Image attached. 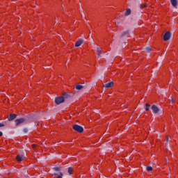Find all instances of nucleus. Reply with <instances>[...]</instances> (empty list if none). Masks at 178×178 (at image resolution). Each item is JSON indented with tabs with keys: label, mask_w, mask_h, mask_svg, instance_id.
<instances>
[{
	"label": "nucleus",
	"mask_w": 178,
	"mask_h": 178,
	"mask_svg": "<svg viewBox=\"0 0 178 178\" xmlns=\"http://www.w3.org/2000/svg\"><path fill=\"white\" fill-rule=\"evenodd\" d=\"M73 129L78 133H83L84 131V129L80 125L75 124L73 126Z\"/></svg>",
	"instance_id": "f257e3e1"
},
{
	"label": "nucleus",
	"mask_w": 178,
	"mask_h": 178,
	"mask_svg": "<svg viewBox=\"0 0 178 178\" xmlns=\"http://www.w3.org/2000/svg\"><path fill=\"white\" fill-rule=\"evenodd\" d=\"M65 96L56 98L55 99L56 104H57V105H59L60 104H63V102H65Z\"/></svg>",
	"instance_id": "f03ea898"
},
{
	"label": "nucleus",
	"mask_w": 178,
	"mask_h": 178,
	"mask_svg": "<svg viewBox=\"0 0 178 178\" xmlns=\"http://www.w3.org/2000/svg\"><path fill=\"white\" fill-rule=\"evenodd\" d=\"M172 35V33L170 31L166 32L163 35V40L164 41H169L170 40V37Z\"/></svg>",
	"instance_id": "7ed1b4c3"
},
{
	"label": "nucleus",
	"mask_w": 178,
	"mask_h": 178,
	"mask_svg": "<svg viewBox=\"0 0 178 178\" xmlns=\"http://www.w3.org/2000/svg\"><path fill=\"white\" fill-rule=\"evenodd\" d=\"M53 176L55 178H62L63 177V174L61 172H58L54 173Z\"/></svg>",
	"instance_id": "20e7f679"
},
{
	"label": "nucleus",
	"mask_w": 178,
	"mask_h": 178,
	"mask_svg": "<svg viewBox=\"0 0 178 178\" xmlns=\"http://www.w3.org/2000/svg\"><path fill=\"white\" fill-rule=\"evenodd\" d=\"M152 111L153 113H158V112H159V108H158L156 106L153 105L152 106Z\"/></svg>",
	"instance_id": "39448f33"
},
{
	"label": "nucleus",
	"mask_w": 178,
	"mask_h": 178,
	"mask_svg": "<svg viewBox=\"0 0 178 178\" xmlns=\"http://www.w3.org/2000/svg\"><path fill=\"white\" fill-rule=\"evenodd\" d=\"M104 87L105 88H111V87H113V82H109V83H105L104 85Z\"/></svg>",
	"instance_id": "423d86ee"
},
{
	"label": "nucleus",
	"mask_w": 178,
	"mask_h": 178,
	"mask_svg": "<svg viewBox=\"0 0 178 178\" xmlns=\"http://www.w3.org/2000/svg\"><path fill=\"white\" fill-rule=\"evenodd\" d=\"M24 120H25L24 118H20V119L16 120L15 124L18 126V124H20L21 123H24Z\"/></svg>",
	"instance_id": "0eeeda50"
},
{
	"label": "nucleus",
	"mask_w": 178,
	"mask_h": 178,
	"mask_svg": "<svg viewBox=\"0 0 178 178\" xmlns=\"http://www.w3.org/2000/svg\"><path fill=\"white\" fill-rule=\"evenodd\" d=\"M101 51H102V49H101V47H97V55H98L99 58H101L102 56L101 54Z\"/></svg>",
	"instance_id": "6e6552de"
},
{
	"label": "nucleus",
	"mask_w": 178,
	"mask_h": 178,
	"mask_svg": "<svg viewBox=\"0 0 178 178\" xmlns=\"http://www.w3.org/2000/svg\"><path fill=\"white\" fill-rule=\"evenodd\" d=\"M15 119H16V115H15V114H10L8 117L9 121L15 120Z\"/></svg>",
	"instance_id": "1a4fd4ad"
},
{
	"label": "nucleus",
	"mask_w": 178,
	"mask_h": 178,
	"mask_svg": "<svg viewBox=\"0 0 178 178\" xmlns=\"http://www.w3.org/2000/svg\"><path fill=\"white\" fill-rule=\"evenodd\" d=\"M24 158V156H23V155H17V161L18 162H22V161H23Z\"/></svg>",
	"instance_id": "9d476101"
},
{
	"label": "nucleus",
	"mask_w": 178,
	"mask_h": 178,
	"mask_svg": "<svg viewBox=\"0 0 178 178\" xmlns=\"http://www.w3.org/2000/svg\"><path fill=\"white\" fill-rule=\"evenodd\" d=\"M171 5L174 6V8H176L177 6V0H170Z\"/></svg>",
	"instance_id": "9b49d317"
},
{
	"label": "nucleus",
	"mask_w": 178,
	"mask_h": 178,
	"mask_svg": "<svg viewBox=\"0 0 178 178\" xmlns=\"http://www.w3.org/2000/svg\"><path fill=\"white\" fill-rule=\"evenodd\" d=\"M83 44V40L80 39L75 43V47H80Z\"/></svg>",
	"instance_id": "f8f14e48"
},
{
	"label": "nucleus",
	"mask_w": 178,
	"mask_h": 178,
	"mask_svg": "<svg viewBox=\"0 0 178 178\" xmlns=\"http://www.w3.org/2000/svg\"><path fill=\"white\" fill-rule=\"evenodd\" d=\"M130 13H131V10L130 9H127L124 13L125 16H129V15H130Z\"/></svg>",
	"instance_id": "ddd939ff"
},
{
	"label": "nucleus",
	"mask_w": 178,
	"mask_h": 178,
	"mask_svg": "<svg viewBox=\"0 0 178 178\" xmlns=\"http://www.w3.org/2000/svg\"><path fill=\"white\" fill-rule=\"evenodd\" d=\"M75 88H76V90H81V89H83V86L79 85V84H76Z\"/></svg>",
	"instance_id": "4468645a"
},
{
	"label": "nucleus",
	"mask_w": 178,
	"mask_h": 178,
	"mask_svg": "<svg viewBox=\"0 0 178 178\" xmlns=\"http://www.w3.org/2000/svg\"><path fill=\"white\" fill-rule=\"evenodd\" d=\"M54 170H55L56 172H60V168L55 167L54 168Z\"/></svg>",
	"instance_id": "2eb2a0df"
},
{
	"label": "nucleus",
	"mask_w": 178,
	"mask_h": 178,
	"mask_svg": "<svg viewBox=\"0 0 178 178\" xmlns=\"http://www.w3.org/2000/svg\"><path fill=\"white\" fill-rule=\"evenodd\" d=\"M73 172V168H68V173H70V175H72Z\"/></svg>",
	"instance_id": "dca6fc26"
},
{
	"label": "nucleus",
	"mask_w": 178,
	"mask_h": 178,
	"mask_svg": "<svg viewBox=\"0 0 178 178\" xmlns=\"http://www.w3.org/2000/svg\"><path fill=\"white\" fill-rule=\"evenodd\" d=\"M146 169H147V172H152V167H151V166H147Z\"/></svg>",
	"instance_id": "f3484780"
},
{
	"label": "nucleus",
	"mask_w": 178,
	"mask_h": 178,
	"mask_svg": "<svg viewBox=\"0 0 178 178\" xmlns=\"http://www.w3.org/2000/svg\"><path fill=\"white\" fill-rule=\"evenodd\" d=\"M149 104H146L145 111H149Z\"/></svg>",
	"instance_id": "a211bd4d"
},
{
	"label": "nucleus",
	"mask_w": 178,
	"mask_h": 178,
	"mask_svg": "<svg viewBox=\"0 0 178 178\" xmlns=\"http://www.w3.org/2000/svg\"><path fill=\"white\" fill-rule=\"evenodd\" d=\"M151 47H146V52H150Z\"/></svg>",
	"instance_id": "6ab92c4d"
},
{
	"label": "nucleus",
	"mask_w": 178,
	"mask_h": 178,
	"mask_svg": "<svg viewBox=\"0 0 178 178\" xmlns=\"http://www.w3.org/2000/svg\"><path fill=\"white\" fill-rule=\"evenodd\" d=\"M23 131H24V133H27L28 129L25 128V129H23Z\"/></svg>",
	"instance_id": "aec40b11"
},
{
	"label": "nucleus",
	"mask_w": 178,
	"mask_h": 178,
	"mask_svg": "<svg viewBox=\"0 0 178 178\" xmlns=\"http://www.w3.org/2000/svg\"><path fill=\"white\" fill-rule=\"evenodd\" d=\"M170 99H171L172 102H175V99H173V97H170Z\"/></svg>",
	"instance_id": "412c9836"
},
{
	"label": "nucleus",
	"mask_w": 178,
	"mask_h": 178,
	"mask_svg": "<svg viewBox=\"0 0 178 178\" xmlns=\"http://www.w3.org/2000/svg\"><path fill=\"white\" fill-rule=\"evenodd\" d=\"M3 126H5V124L0 123V127H3Z\"/></svg>",
	"instance_id": "4be33fe9"
},
{
	"label": "nucleus",
	"mask_w": 178,
	"mask_h": 178,
	"mask_svg": "<svg viewBox=\"0 0 178 178\" xmlns=\"http://www.w3.org/2000/svg\"><path fill=\"white\" fill-rule=\"evenodd\" d=\"M2 135H3L2 132L0 131V137H2Z\"/></svg>",
	"instance_id": "5701e85b"
},
{
	"label": "nucleus",
	"mask_w": 178,
	"mask_h": 178,
	"mask_svg": "<svg viewBox=\"0 0 178 178\" xmlns=\"http://www.w3.org/2000/svg\"><path fill=\"white\" fill-rule=\"evenodd\" d=\"M32 148H35V145H32Z\"/></svg>",
	"instance_id": "b1692460"
},
{
	"label": "nucleus",
	"mask_w": 178,
	"mask_h": 178,
	"mask_svg": "<svg viewBox=\"0 0 178 178\" xmlns=\"http://www.w3.org/2000/svg\"><path fill=\"white\" fill-rule=\"evenodd\" d=\"M166 140L167 142L169 141V137L167 138Z\"/></svg>",
	"instance_id": "393cba45"
},
{
	"label": "nucleus",
	"mask_w": 178,
	"mask_h": 178,
	"mask_svg": "<svg viewBox=\"0 0 178 178\" xmlns=\"http://www.w3.org/2000/svg\"><path fill=\"white\" fill-rule=\"evenodd\" d=\"M143 8H145V6H143Z\"/></svg>",
	"instance_id": "a878e982"
}]
</instances>
